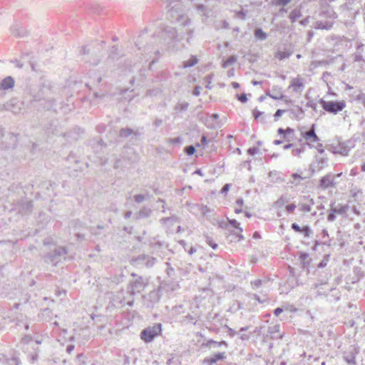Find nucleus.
I'll list each match as a JSON object with an SVG mask.
<instances>
[{
    "instance_id": "nucleus-39",
    "label": "nucleus",
    "mask_w": 365,
    "mask_h": 365,
    "mask_svg": "<svg viewBox=\"0 0 365 365\" xmlns=\"http://www.w3.org/2000/svg\"><path fill=\"white\" fill-rule=\"evenodd\" d=\"M356 100L359 101L360 103H362V105L364 106L365 108V93H359L356 96Z\"/></svg>"
},
{
    "instance_id": "nucleus-63",
    "label": "nucleus",
    "mask_w": 365,
    "mask_h": 365,
    "mask_svg": "<svg viewBox=\"0 0 365 365\" xmlns=\"http://www.w3.org/2000/svg\"><path fill=\"white\" fill-rule=\"evenodd\" d=\"M283 312V309L281 307H277L274 309V314L275 316L278 317Z\"/></svg>"
},
{
    "instance_id": "nucleus-61",
    "label": "nucleus",
    "mask_w": 365,
    "mask_h": 365,
    "mask_svg": "<svg viewBox=\"0 0 365 365\" xmlns=\"http://www.w3.org/2000/svg\"><path fill=\"white\" fill-rule=\"evenodd\" d=\"M163 124V120L161 119H159V118H156L154 122H153V125L155 126V127H160L161 125Z\"/></svg>"
},
{
    "instance_id": "nucleus-8",
    "label": "nucleus",
    "mask_w": 365,
    "mask_h": 365,
    "mask_svg": "<svg viewBox=\"0 0 365 365\" xmlns=\"http://www.w3.org/2000/svg\"><path fill=\"white\" fill-rule=\"evenodd\" d=\"M66 254L67 252L65 247H56L53 251L47 255L46 261L53 263V265H56L62 258L65 259Z\"/></svg>"
},
{
    "instance_id": "nucleus-13",
    "label": "nucleus",
    "mask_w": 365,
    "mask_h": 365,
    "mask_svg": "<svg viewBox=\"0 0 365 365\" xmlns=\"http://www.w3.org/2000/svg\"><path fill=\"white\" fill-rule=\"evenodd\" d=\"M145 302L148 307H153L160 300V294L158 290H153L144 297Z\"/></svg>"
},
{
    "instance_id": "nucleus-32",
    "label": "nucleus",
    "mask_w": 365,
    "mask_h": 365,
    "mask_svg": "<svg viewBox=\"0 0 365 365\" xmlns=\"http://www.w3.org/2000/svg\"><path fill=\"white\" fill-rule=\"evenodd\" d=\"M290 56V53L287 51H277L275 57L278 58L279 60H283L285 58H288Z\"/></svg>"
},
{
    "instance_id": "nucleus-58",
    "label": "nucleus",
    "mask_w": 365,
    "mask_h": 365,
    "mask_svg": "<svg viewBox=\"0 0 365 365\" xmlns=\"http://www.w3.org/2000/svg\"><path fill=\"white\" fill-rule=\"evenodd\" d=\"M307 106L312 108L314 110H317V104L313 101H309L307 103Z\"/></svg>"
},
{
    "instance_id": "nucleus-50",
    "label": "nucleus",
    "mask_w": 365,
    "mask_h": 365,
    "mask_svg": "<svg viewBox=\"0 0 365 365\" xmlns=\"http://www.w3.org/2000/svg\"><path fill=\"white\" fill-rule=\"evenodd\" d=\"M237 98L242 103H246L247 101V95L245 93L237 95Z\"/></svg>"
},
{
    "instance_id": "nucleus-62",
    "label": "nucleus",
    "mask_w": 365,
    "mask_h": 365,
    "mask_svg": "<svg viewBox=\"0 0 365 365\" xmlns=\"http://www.w3.org/2000/svg\"><path fill=\"white\" fill-rule=\"evenodd\" d=\"M315 148L317 149L318 152L319 153H323L324 152V150L323 148V145L322 143H318Z\"/></svg>"
},
{
    "instance_id": "nucleus-37",
    "label": "nucleus",
    "mask_w": 365,
    "mask_h": 365,
    "mask_svg": "<svg viewBox=\"0 0 365 365\" xmlns=\"http://www.w3.org/2000/svg\"><path fill=\"white\" fill-rule=\"evenodd\" d=\"M300 232H302L306 237H310L312 234V231L309 226L303 227Z\"/></svg>"
},
{
    "instance_id": "nucleus-27",
    "label": "nucleus",
    "mask_w": 365,
    "mask_h": 365,
    "mask_svg": "<svg viewBox=\"0 0 365 365\" xmlns=\"http://www.w3.org/2000/svg\"><path fill=\"white\" fill-rule=\"evenodd\" d=\"M255 36L259 40H265L267 38V34L263 31L260 28L256 29L255 31Z\"/></svg>"
},
{
    "instance_id": "nucleus-52",
    "label": "nucleus",
    "mask_w": 365,
    "mask_h": 365,
    "mask_svg": "<svg viewBox=\"0 0 365 365\" xmlns=\"http://www.w3.org/2000/svg\"><path fill=\"white\" fill-rule=\"evenodd\" d=\"M292 229L294 230L297 232H300L302 231V229L298 224L297 223H292L291 226Z\"/></svg>"
},
{
    "instance_id": "nucleus-6",
    "label": "nucleus",
    "mask_w": 365,
    "mask_h": 365,
    "mask_svg": "<svg viewBox=\"0 0 365 365\" xmlns=\"http://www.w3.org/2000/svg\"><path fill=\"white\" fill-rule=\"evenodd\" d=\"M162 331L161 324H157L143 329L140 333L141 339L145 342L152 341L155 337L160 334Z\"/></svg>"
},
{
    "instance_id": "nucleus-2",
    "label": "nucleus",
    "mask_w": 365,
    "mask_h": 365,
    "mask_svg": "<svg viewBox=\"0 0 365 365\" xmlns=\"http://www.w3.org/2000/svg\"><path fill=\"white\" fill-rule=\"evenodd\" d=\"M29 94L33 101L42 102V105L47 109H51L54 105L55 93L49 82L41 81L38 84L31 85Z\"/></svg>"
},
{
    "instance_id": "nucleus-36",
    "label": "nucleus",
    "mask_w": 365,
    "mask_h": 365,
    "mask_svg": "<svg viewBox=\"0 0 365 365\" xmlns=\"http://www.w3.org/2000/svg\"><path fill=\"white\" fill-rule=\"evenodd\" d=\"M165 265H166L167 274L168 275V277H173L175 275L173 267L171 266V264L169 262H166Z\"/></svg>"
},
{
    "instance_id": "nucleus-10",
    "label": "nucleus",
    "mask_w": 365,
    "mask_h": 365,
    "mask_svg": "<svg viewBox=\"0 0 365 365\" xmlns=\"http://www.w3.org/2000/svg\"><path fill=\"white\" fill-rule=\"evenodd\" d=\"M349 207L348 205H335V202H331L330 204V210L329 213L327 216V220L329 222H333L336 220V214L338 215H344L348 211Z\"/></svg>"
},
{
    "instance_id": "nucleus-16",
    "label": "nucleus",
    "mask_w": 365,
    "mask_h": 365,
    "mask_svg": "<svg viewBox=\"0 0 365 365\" xmlns=\"http://www.w3.org/2000/svg\"><path fill=\"white\" fill-rule=\"evenodd\" d=\"M266 95L274 100L283 99L285 97L282 93V88L278 86H273L270 91L266 92Z\"/></svg>"
},
{
    "instance_id": "nucleus-34",
    "label": "nucleus",
    "mask_w": 365,
    "mask_h": 365,
    "mask_svg": "<svg viewBox=\"0 0 365 365\" xmlns=\"http://www.w3.org/2000/svg\"><path fill=\"white\" fill-rule=\"evenodd\" d=\"M292 0H272V4L274 6H284L290 3Z\"/></svg>"
},
{
    "instance_id": "nucleus-35",
    "label": "nucleus",
    "mask_w": 365,
    "mask_h": 365,
    "mask_svg": "<svg viewBox=\"0 0 365 365\" xmlns=\"http://www.w3.org/2000/svg\"><path fill=\"white\" fill-rule=\"evenodd\" d=\"M132 133H133V130L130 128H122L120 130V137H128Z\"/></svg>"
},
{
    "instance_id": "nucleus-4",
    "label": "nucleus",
    "mask_w": 365,
    "mask_h": 365,
    "mask_svg": "<svg viewBox=\"0 0 365 365\" xmlns=\"http://www.w3.org/2000/svg\"><path fill=\"white\" fill-rule=\"evenodd\" d=\"M335 18L332 11L322 13L319 14V19L313 23L312 27L315 29L330 30L333 27Z\"/></svg>"
},
{
    "instance_id": "nucleus-18",
    "label": "nucleus",
    "mask_w": 365,
    "mask_h": 365,
    "mask_svg": "<svg viewBox=\"0 0 365 365\" xmlns=\"http://www.w3.org/2000/svg\"><path fill=\"white\" fill-rule=\"evenodd\" d=\"M268 336L273 339L282 338V334H280V326L275 324L268 327Z\"/></svg>"
},
{
    "instance_id": "nucleus-46",
    "label": "nucleus",
    "mask_w": 365,
    "mask_h": 365,
    "mask_svg": "<svg viewBox=\"0 0 365 365\" xmlns=\"http://www.w3.org/2000/svg\"><path fill=\"white\" fill-rule=\"evenodd\" d=\"M206 242L214 250H215L217 247V246H218L217 243L214 242L211 240V238H210L208 237L206 239Z\"/></svg>"
},
{
    "instance_id": "nucleus-21",
    "label": "nucleus",
    "mask_w": 365,
    "mask_h": 365,
    "mask_svg": "<svg viewBox=\"0 0 365 365\" xmlns=\"http://www.w3.org/2000/svg\"><path fill=\"white\" fill-rule=\"evenodd\" d=\"M14 86V80L11 76L4 78L0 83V90H7L12 88Z\"/></svg>"
},
{
    "instance_id": "nucleus-23",
    "label": "nucleus",
    "mask_w": 365,
    "mask_h": 365,
    "mask_svg": "<svg viewBox=\"0 0 365 365\" xmlns=\"http://www.w3.org/2000/svg\"><path fill=\"white\" fill-rule=\"evenodd\" d=\"M292 116L297 120H301L304 117V110L299 106H296L290 110Z\"/></svg>"
},
{
    "instance_id": "nucleus-56",
    "label": "nucleus",
    "mask_w": 365,
    "mask_h": 365,
    "mask_svg": "<svg viewBox=\"0 0 365 365\" xmlns=\"http://www.w3.org/2000/svg\"><path fill=\"white\" fill-rule=\"evenodd\" d=\"M262 114H263V112H261L258 110L255 109L253 110V115L255 119L259 118Z\"/></svg>"
},
{
    "instance_id": "nucleus-42",
    "label": "nucleus",
    "mask_w": 365,
    "mask_h": 365,
    "mask_svg": "<svg viewBox=\"0 0 365 365\" xmlns=\"http://www.w3.org/2000/svg\"><path fill=\"white\" fill-rule=\"evenodd\" d=\"M287 202L288 200H286L284 197H281L275 202V205L282 207Z\"/></svg>"
},
{
    "instance_id": "nucleus-17",
    "label": "nucleus",
    "mask_w": 365,
    "mask_h": 365,
    "mask_svg": "<svg viewBox=\"0 0 365 365\" xmlns=\"http://www.w3.org/2000/svg\"><path fill=\"white\" fill-rule=\"evenodd\" d=\"M289 88H292L294 93H301L304 88L303 79L299 76L293 78L291 81Z\"/></svg>"
},
{
    "instance_id": "nucleus-41",
    "label": "nucleus",
    "mask_w": 365,
    "mask_h": 365,
    "mask_svg": "<svg viewBox=\"0 0 365 365\" xmlns=\"http://www.w3.org/2000/svg\"><path fill=\"white\" fill-rule=\"evenodd\" d=\"M229 222L232 226L239 230L240 232H242V229L240 227V223L236 220H230Z\"/></svg>"
},
{
    "instance_id": "nucleus-25",
    "label": "nucleus",
    "mask_w": 365,
    "mask_h": 365,
    "mask_svg": "<svg viewBox=\"0 0 365 365\" xmlns=\"http://www.w3.org/2000/svg\"><path fill=\"white\" fill-rule=\"evenodd\" d=\"M206 346L208 347H213V348L220 347L221 346H225V347H227V344L225 341H221L220 342H217V341L210 339V340L207 341Z\"/></svg>"
},
{
    "instance_id": "nucleus-26",
    "label": "nucleus",
    "mask_w": 365,
    "mask_h": 365,
    "mask_svg": "<svg viewBox=\"0 0 365 365\" xmlns=\"http://www.w3.org/2000/svg\"><path fill=\"white\" fill-rule=\"evenodd\" d=\"M344 359L349 365H354L356 364L355 355L352 351L345 354L344 355Z\"/></svg>"
},
{
    "instance_id": "nucleus-31",
    "label": "nucleus",
    "mask_w": 365,
    "mask_h": 365,
    "mask_svg": "<svg viewBox=\"0 0 365 365\" xmlns=\"http://www.w3.org/2000/svg\"><path fill=\"white\" fill-rule=\"evenodd\" d=\"M299 257L304 267H307L309 264L310 259L307 253H301Z\"/></svg>"
},
{
    "instance_id": "nucleus-57",
    "label": "nucleus",
    "mask_w": 365,
    "mask_h": 365,
    "mask_svg": "<svg viewBox=\"0 0 365 365\" xmlns=\"http://www.w3.org/2000/svg\"><path fill=\"white\" fill-rule=\"evenodd\" d=\"M230 187V184H225V185L222 187V190H221V192H222V194H226V193L229 191Z\"/></svg>"
},
{
    "instance_id": "nucleus-51",
    "label": "nucleus",
    "mask_w": 365,
    "mask_h": 365,
    "mask_svg": "<svg viewBox=\"0 0 365 365\" xmlns=\"http://www.w3.org/2000/svg\"><path fill=\"white\" fill-rule=\"evenodd\" d=\"M11 62L12 63L15 64L16 67H17L19 68H22L24 66V63L17 59L12 60V61H11Z\"/></svg>"
},
{
    "instance_id": "nucleus-14",
    "label": "nucleus",
    "mask_w": 365,
    "mask_h": 365,
    "mask_svg": "<svg viewBox=\"0 0 365 365\" xmlns=\"http://www.w3.org/2000/svg\"><path fill=\"white\" fill-rule=\"evenodd\" d=\"M334 175L331 173L322 178L319 181V187L324 190L334 187Z\"/></svg>"
},
{
    "instance_id": "nucleus-28",
    "label": "nucleus",
    "mask_w": 365,
    "mask_h": 365,
    "mask_svg": "<svg viewBox=\"0 0 365 365\" xmlns=\"http://www.w3.org/2000/svg\"><path fill=\"white\" fill-rule=\"evenodd\" d=\"M197 61H197V58L196 56H192L191 58L183 62V67L184 68L192 67V66H195V64H197Z\"/></svg>"
},
{
    "instance_id": "nucleus-5",
    "label": "nucleus",
    "mask_w": 365,
    "mask_h": 365,
    "mask_svg": "<svg viewBox=\"0 0 365 365\" xmlns=\"http://www.w3.org/2000/svg\"><path fill=\"white\" fill-rule=\"evenodd\" d=\"M319 103L325 111L334 115L341 111L346 107V102L344 101H327L323 98H321L319 101Z\"/></svg>"
},
{
    "instance_id": "nucleus-24",
    "label": "nucleus",
    "mask_w": 365,
    "mask_h": 365,
    "mask_svg": "<svg viewBox=\"0 0 365 365\" xmlns=\"http://www.w3.org/2000/svg\"><path fill=\"white\" fill-rule=\"evenodd\" d=\"M152 210L147 207H143L138 212V218H146L150 216Z\"/></svg>"
},
{
    "instance_id": "nucleus-9",
    "label": "nucleus",
    "mask_w": 365,
    "mask_h": 365,
    "mask_svg": "<svg viewBox=\"0 0 365 365\" xmlns=\"http://www.w3.org/2000/svg\"><path fill=\"white\" fill-rule=\"evenodd\" d=\"M80 53L83 56L82 59L86 63H89L92 65H97L100 62V58L97 57L94 51H91L88 46H83Z\"/></svg>"
},
{
    "instance_id": "nucleus-3",
    "label": "nucleus",
    "mask_w": 365,
    "mask_h": 365,
    "mask_svg": "<svg viewBox=\"0 0 365 365\" xmlns=\"http://www.w3.org/2000/svg\"><path fill=\"white\" fill-rule=\"evenodd\" d=\"M158 36L163 39L165 44H173V46H175V43L180 41L183 38L182 36L177 34L175 28L168 26H163L160 28Z\"/></svg>"
},
{
    "instance_id": "nucleus-53",
    "label": "nucleus",
    "mask_w": 365,
    "mask_h": 365,
    "mask_svg": "<svg viewBox=\"0 0 365 365\" xmlns=\"http://www.w3.org/2000/svg\"><path fill=\"white\" fill-rule=\"evenodd\" d=\"M182 305L175 306L173 308V311L176 314H180L181 312H182Z\"/></svg>"
},
{
    "instance_id": "nucleus-7",
    "label": "nucleus",
    "mask_w": 365,
    "mask_h": 365,
    "mask_svg": "<svg viewBox=\"0 0 365 365\" xmlns=\"http://www.w3.org/2000/svg\"><path fill=\"white\" fill-rule=\"evenodd\" d=\"M131 276L136 277L135 279L131 280L130 282V293L131 294H135L136 293H140L142 292L148 282L145 279H144L142 277L138 276L135 273L133 272Z\"/></svg>"
},
{
    "instance_id": "nucleus-47",
    "label": "nucleus",
    "mask_w": 365,
    "mask_h": 365,
    "mask_svg": "<svg viewBox=\"0 0 365 365\" xmlns=\"http://www.w3.org/2000/svg\"><path fill=\"white\" fill-rule=\"evenodd\" d=\"M285 112V110L278 109L274 115V120L277 121L278 118Z\"/></svg>"
},
{
    "instance_id": "nucleus-48",
    "label": "nucleus",
    "mask_w": 365,
    "mask_h": 365,
    "mask_svg": "<svg viewBox=\"0 0 365 365\" xmlns=\"http://www.w3.org/2000/svg\"><path fill=\"white\" fill-rule=\"evenodd\" d=\"M117 47L115 46H113L111 51H110V53L108 56V59H114L115 58V55L117 53Z\"/></svg>"
},
{
    "instance_id": "nucleus-44",
    "label": "nucleus",
    "mask_w": 365,
    "mask_h": 365,
    "mask_svg": "<svg viewBox=\"0 0 365 365\" xmlns=\"http://www.w3.org/2000/svg\"><path fill=\"white\" fill-rule=\"evenodd\" d=\"M304 151V148H301L293 149L292 153V155L294 156H299L301 155V153H302Z\"/></svg>"
},
{
    "instance_id": "nucleus-20",
    "label": "nucleus",
    "mask_w": 365,
    "mask_h": 365,
    "mask_svg": "<svg viewBox=\"0 0 365 365\" xmlns=\"http://www.w3.org/2000/svg\"><path fill=\"white\" fill-rule=\"evenodd\" d=\"M362 47H363L362 44L359 45L356 48V51L353 55L354 61L358 63L359 66L361 68L365 65V61L363 58V56H362V53L361 51Z\"/></svg>"
},
{
    "instance_id": "nucleus-59",
    "label": "nucleus",
    "mask_w": 365,
    "mask_h": 365,
    "mask_svg": "<svg viewBox=\"0 0 365 365\" xmlns=\"http://www.w3.org/2000/svg\"><path fill=\"white\" fill-rule=\"evenodd\" d=\"M8 138L10 139V140L11 141V145H15V143H16V137L15 135H14L12 133H9L8 134Z\"/></svg>"
},
{
    "instance_id": "nucleus-22",
    "label": "nucleus",
    "mask_w": 365,
    "mask_h": 365,
    "mask_svg": "<svg viewBox=\"0 0 365 365\" xmlns=\"http://www.w3.org/2000/svg\"><path fill=\"white\" fill-rule=\"evenodd\" d=\"M350 146L346 145L345 143H340L337 148H335V153L341 154L344 156L349 155Z\"/></svg>"
},
{
    "instance_id": "nucleus-40",
    "label": "nucleus",
    "mask_w": 365,
    "mask_h": 365,
    "mask_svg": "<svg viewBox=\"0 0 365 365\" xmlns=\"http://www.w3.org/2000/svg\"><path fill=\"white\" fill-rule=\"evenodd\" d=\"M185 153H187V155H192L195 153V148L194 146L192 145H189V146H187L185 148Z\"/></svg>"
},
{
    "instance_id": "nucleus-55",
    "label": "nucleus",
    "mask_w": 365,
    "mask_h": 365,
    "mask_svg": "<svg viewBox=\"0 0 365 365\" xmlns=\"http://www.w3.org/2000/svg\"><path fill=\"white\" fill-rule=\"evenodd\" d=\"M296 208V205L294 204H289L288 205L286 206V210H287V212H292L294 209Z\"/></svg>"
},
{
    "instance_id": "nucleus-12",
    "label": "nucleus",
    "mask_w": 365,
    "mask_h": 365,
    "mask_svg": "<svg viewBox=\"0 0 365 365\" xmlns=\"http://www.w3.org/2000/svg\"><path fill=\"white\" fill-rule=\"evenodd\" d=\"M314 204V200L309 196H303L301 197V201L299 203V210L302 212H309L312 210V205Z\"/></svg>"
},
{
    "instance_id": "nucleus-11",
    "label": "nucleus",
    "mask_w": 365,
    "mask_h": 365,
    "mask_svg": "<svg viewBox=\"0 0 365 365\" xmlns=\"http://www.w3.org/2000/svg\"><path fill=\"white\" fill-rule=\"evenodd\" d=\"M133 261L136 264H145L147 267H152L157 262V259L149 255H140Z\"/></svg>"
},
{
    "instance_id": "nucleus-30",
    "label": "nucleus",
    "mask_w": 365,
    "mask_h": 365,
    "mask_svg": "<svg viewBox=\"0 0 365 365\" xmlns=\"http://www.w3.org/2000/svg\"><path fill=\"white\" fill-rule=\"evenodd\" d=\"M188 106H189L188 103L180 102L176 104V106L175 107V110H178V111H185L187 109Z\"/></svg>"
},
{
    "instance_id": "nucleus-60",
    "label": "nucleus",
    "mask_w": 365,
    "mask_h": 365,
    "mask_svg": "<svg viewBox=\"0 0 365 365\" xmlns=\"http://www.w3.org/2000/svg\"><path fill=\"white\" fill-rule=\"evenodd\" d=\"M200 89L201 88L200 86H195L193 91H192V94L195 96H197L200 95Z\"/></svg>"
},
{
    "instance_id": "nucleus-49",
    "label": "nucleus",
    "mask_w": 365,
    "mask_h": 365,
    "mask_svg": "<svg viewBox=\"0 0 365 365\" xmlns=\"http://www.w3.org/2000/svg\"><path fill=\"white\" fill-rule=\"evenodd\" d=\"M19 363H20L19 360L17 358H16V357L11 358L8 361V364L9 365H14H14H19Z\"/></svg>"
},
{
    "instance_id": "nucleus-19",
    "label": "nucleus",
    "mask_w": 365,
    "mask_h": 365,
    "mask_svg": "<svg viewBox=\"0 0 365 365\" xmlns=\"http://www.w3.org/2000/svg\"><path fill=\"white\" fill-rule=\"evenodd\" d=\"M225 358V352L217 353L207 358H205L204 362L208 365H212V364H215L218 361L222 360Z\"/></svg>"
},
{
    "instance_id": "nucleus-33",
    "label": "nucleus",
    "mask_w": 365,
    "mask_h": 365,
    "mask_svg": "<svg viewBox=\"0 0 365 365\" xmlns=\"http://www.w3.org/2000/svg\"><path fill=\"white\" fill-rule=\"evenodd\" d=\"M237 56L233 55L229 57L223 63L222 66L224 68H226L229 66L230 65H232V63H235L237 61Z\"/></svg>"
},
{
    "instance_id": "nucleus-1",
    "label": "nucleus",
    "mask_w": 365,
    "mask_h": 365,
    "mask_svg": "<svg viewBox=\"0 0 365 365\" xmlns=\"http://www.w3.org/2000/svg\"><path fill=\"white\" fill-rule=\"evenodd\" d=\"M16 190H21V188L13 185L6 190L0 191V207L2 206L5 210L16 211L21 215L30 214L33 208L32 201L21 199L15 202L17 200Z\"/></svg>"
},
{
    "instance_id": "nucleus-43",
    "label": "nucleus",
    "mask_w": 365,
    "mask_h": 365,
    "mask_svg": "<svg viewBox=\"0 0 365 365\" xmlns=\"http://www.w3.org/2000/svg\"><path fill=\"white\" fill-rule=\"evenodd\" d=\"M262 284V281L261 279H257L251 282V285L253 289H257Z\"/></svg>"
},
{
    "instance_id": "nucleus-54",
    "label": "nucleus",
    "mask_w": 365,
    "mask_h": 365,
    "mask_svg": "<svg viewBox=\"0 0 365 365\" xmlns=\"http://www.w3.org/2000/svg\"><path fill=\"white\" fill-rule=\"evenodd\" d=\"M258 152V148L255 147L250 148L247 150L248 154L253 155Z\"/></svg>"
},
{
    "instance_id": "nucleus-64",
    "label": "nucleus",
    "mask_w": 365,
    "mask_h": 365,
    "mask_svg": "<svg viewBox=\"0 0 365 365\" xmlns=\"http://www.w3.org/2000/svg\"><path fill=\"white\" fill-rule=\"evenodd\" d=\"M237 15L239 18H241L242 19H245V13L243 11H240L237 13Z\"/></svg>"
},
{
    "instance_id": "nucleus-15",
    "label": "nucleus",
    "mask_w": 365,
    "mask_h": 365,
    "mask_svg": "<svg viewBox=\"0 0 365 365\" xmlns=\"http://www.w3.org/2000/svg\"><path fill=\"white\" fill-rule=\"evenodd\" d=\"M302 137L307 141L315 143L319 141V137L315 133V125L313 124L310 129L302 133Z\"/></svg>"
},
{
    "instance_id": "nucleus-38",
    "label": "nucleus",
    "mask_w": 365,
    "mask_h": 365,
    "mask_svg": "<svg viewBox=\"0 0 365 365\" xmlns=\"http://www.w3.org/2000/svg\"><path fill=\"white\" fill-rule=\"evenodd\" d=\"M183 322L186 323H192L193 324H195L196 318L190 314H187L185 317Z\"/></svg>"
},
{
    "instance_id": "nucleus-45",
    "label": "nucleus",
    "mask_w": 365,
    "mask_h": 365,
    "mask_svg": "<svg viewBox=\"0 0 365 365\" xmlns=\"http://www.w3.org/2000/svg\"><path fill=\"white\" fill-rule=\"evenodd\" d=\"M145 196L143 195H141V194L135 195L134 196L135 201L137 203L142 202L145 200Z\"/></svg>"
},
{
    "instance_id": "nucleus-29",
    "label": "nucleus",
    "mask_w": 365,
    "mask_h": 365,
    "mask_svg": "<svg viewBox=\"0 0 365 365\" xmlns=\"http://www.w3.org/2000/svg\"><path fill=\"white\" fill-rule=\"evenodd\" d=\"M302 16L301 12L299 9H294L292 11V12L289 14V19H291L292 22L296 21L299 18H300Z\"/></svg>"
}]
</instances>
